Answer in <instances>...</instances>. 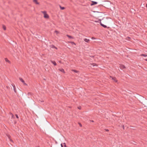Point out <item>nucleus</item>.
<instances>
[{
  "mask_svg": "<svg viewBox=\"0 0 147 147\" xmlns=\"http://www.w3.org/2000/svg\"><path fill=\"white\" fill-rule=\"evenodd\" d=\"M24 84L26 85H27V84L24 82V83H23Z\"/></svg>",
  "mask_w": 147,
  "mask_h": 147,
  "instance_id": "c85d7f7f",
  "label": "nucleus"
},
{
  "mask_svg": "<svg viewBox=\"0 0 147 147\" xmlns=\"http://www.w3.org/2000/svg\"><path fill=\"white\" fill-rule=\"evenodd\" d=\"M105 130L106 131H109L108 129H106Z\"/></svg>",
  "mask_w": 147,
  "mask_h": 147,
  "instance_id": "c756f323",
  "label": "nucleus"
},
{
  "mask_svg": "<svg viewBox=\"0 0 147 147\" xmlns=\"http://www.w3.org/2000/svg\"><path fill=\"white\" fill-rule=\"evenodd\" d=\"M100 24L101 26H102L104 28H107V26L106 25H105L103 24H102L101 23H101H100Z\"/></svg>",
  "mask_w": 147,
  "mask_h": 147,
  "instance_id": "0eeeda50",
  "label": "nucleus"
},
{
  "mask_svg": "<svg viewBox=\"0 0 147 147\" xmlns=\"http://www.w3.org/2000/svg\"><path fill=\"white\" fill-rule=\"evenodd\" d=\"M16 117L18 119V118H19L18 116V115H17V114H16Z\"/></svg>",
  "mask_w": 147,
  "mask_h": 147,
  "instance_id": "412c9836",
  "label": "nucleus"
},
{
  "mask_svg": "<svg viewBox=\"0 0 147 147\" xmlns=\"http://www.w3.org/2000/svg\"><path fill=\"white\" fill-rule=\"evenodd\" d=\"M73 71L77 73L78 72V71L76 70H74Z\"/></svg>",
  "mask_w": 147,
  "mask_h": 147,
  "instance_id": "4be33fe9",
  "label": "nucleus"
},
{
  "mask_svg": "<svg viewBox=\"0 0 147 147\" xmlns=\"http://www.w3.org/2000/svg\"><path fill=\"white\" fill-rule=\"evenodd\" d=\"M79 125H80V127H82V124L80 123H79Z\"/></svg>",
  "mask_w": 147,
  "mask_h": 147,
  "instance_id": "bb28decb",
  "label": "nucleus"
},
{
  "mask_svg": "<svg viewBox=\"0 0 147 147\" xmlns=\"http://www.w3.org/2000/svg\"><path fill=\"white\" fill-rule=\"evenodd\" d=\"M146 7L147 8V4H146Z\"/></svg>",
  "mask_w": 147,
  "mask_h": 147,
  "instance_id": "c9c22d12",
  "label": "nucleus"
},
{
  "mask_svg": "<svg viewBox=\"0 0 147 147\" xmlns=\"http://www.w3.org/2000/svg\"><path fill=\"white\" fill-rule=\"evenodd\" d=\"M67 36L69 38L71 39L73 38V37L71 36L67 35Z\"/></svg>",
  "mask_w": 147,
  "mask_h": 147,
  "instance_id": "dca6fc26",
  "label": "nucleus"
},
{
  "mask_svg": "<svg viewBox=\"0 0 147 147\" xmlns=\"http://www.w3.org/2000/svg\"><path fill=\"white\" fill-rule=\"evenodd\" d=\"M5 61L6 62H8V63H10V61L9 60L7 59V58H5Z\"/></svg>",
  "mask_w": 147,
  "mask_h": 147,
  "instance_id": "9d476101",
  "label": "nucleus"
},
{
  "mask_svg": "<svg viewBox=\"0 0 147 147\" xmlns=\"http://www.w3.org/2000/svg\"><path fill=\"white\" fill-rule=\"evenodd\" d=\"M59 70L62 72L65 73L64 70L63 69H59Z\"/></svg>",
  "mask_w": 147,
  "mask_h": 147,
  "instance_id": "ddd939ff",
  "label": "nucleus"
},
{
  "mask_svg": "<svg viewBox=\"0 0 147 147\" xmlns=\"http://www.w3.org/2000/svg\"><path fill=\"white\" fill-rule=\"evenodd\" d=\"M93 66H95V65H94V64L93 63Z\"/></svg>",
  "mask_w": 147,
  "mask_h": 147,
  "instance_id": "473e14b6",
  "label": "nucleus"
},
{
  "mask_svg": "<svg viewBox=\"0 0 147 147\" xmlns=\"http://www.w3.org/2000/svg\"><path fill=\"white\" fill-rule=\"evenodd\" d=\"M101 20H95V22H99V23H100L101 22Z\"/></svg>",
  "mask_w": 147,
  "mask_h": 147,
  "instance_id": "9b49d317",
  "label": "nucleus"
},
{
  "mask_svg": "<svg viewBox=\"0 0 147 147\" xmlns=\"http://www.w3.org/2000/svg\"><path fill=\"white\" fill-rule=\"evenodd\" d=\"M51 63L53 64L54 65H57V63L55 62L54 61H51Z\"/></svg>",
  "mask_w": 147,
  "mask_h": 147,
  "instance_id": "1a4fd4ad",
  "label": "nucleus"
},
{
  "mask_svg": "<svg viewBox=\"0 0 147 147\" xmlns=\"http://www.w3.org/2000/svg\"><path fill=\"white\" fill-rule=\"evenodd\" d=\"M59 6H60V8L61 9L63 10V9H65L64 7H62L60 5Z\"/></svg>",
  "mask_w": 147,
  "mask_h": 147,
  "instance_id": "6ab92c4d",
  "label": "nucleus"
},
{
  "mask_svg": "<svg viewBox=\"0 0 147 147\" xmlns=\"http://www.w3.org/2000/svg\"><path fill=\"white\" fill-rule=\"evenodd\" d=\"M11 114L12 115V117L13 118H14V115L11 113Z\"/></svg>",
  "mask_w": 147,
  "mask_h": 147,
  "instance_id": "b1692460",
  "label": "nucleus"
},
{
  "mask_svg": "<svg viewBox=\"0 0 147 147\" xmlns=\"http://www.w3.org/2000/svg\"><path fill=\"white\" fill-rule=\"evenodd\" d=\"M97 13H100V14H102V13H101V12H98V11H97Z\"/></svg>",
  "mask_w": 147,
  "mask_h": 147,
  "instance_id": "cd10ccee",
  "label": "nucleus"
},
{
  "mask_svg": "<svg viewBox=\"0 0 147 147\" xmlns=\"http://www.w3.org/2000/svg\"><path fill=\"white\" fill-rule=\"evenodd\" d=\"M71 43L72 44H74V45H75V43L74 42H71Z\"/></svg>",
  "mask_w": 147,
  "mask_h": 147,
  "instance_id": "393cba45",
  "label": "nucleus"
},
{
  "mask_svg": "<svg viewBox=\"0 0 147 147\" xmlns=\"http://www.w3.org/2000/svg\"><path fill=\"white\" fill-rule=\"evenodd\" d=\"M34 2L36 4H39V3L38 2L37 0H33Z\"/></svg>",
  "mask_w": 147,
  "mask_h": 147,
  "instance_id": "39448f33",
  "label": "nucleus"
},
{
  "mask_svg": "<svg viewBox=\"0 0 147 147\" xmlns=\"http://www.w3.org/2000/svg\"><path fill=\"white\" fill-rule=\"evenodd\" d=\"M84 41L86 42H88L90 41V40L87 38H85L84 39Z\"/></svg>",
  "mask_w": 147,
  "mask_h": 147,
  "instance_id": "20e7f679",
  "label": "nucleus"
},
{
  "mask_svg": "<svg viewBox=\"0 0 147 147\" xmlns=\"http://www.w3.org/2000/svg\"><path fill=\"white\" fill-rule=\"evenodd\" d=\"M145 60L146 61H147V59H146Z\"/></svg>",
  "mask_w": 147,
  "mask_h": 147,
  "instance_id": "f704fd0d",
  "label": "nucleus"
},
{
  "mask_svg": "<svg viewBox=\"0 0 147 147\" xmlns=\"http://www.w3.org/2000/svg\"><path fill=\"white\" fill-rule=\"evenodd\" d=\"M19 79L20 81H21L22 83H24V81L22 78H20Z\"/></svg>",
  "mask_w": 147,
  "mask_h": 147,
  "instance_id": "2eb2a0df",
  "label": "nucleus"
},
{
  "mask_svg": "<svg viewBox=\"0 0 147 147\" xmlns=\"http://www.w3.org/2000/svg\"><path fill=\"white\" fill-rule=\"evenodd\" d=\"M63 145H64V147H66V145L65 143H63V144H61V147H63Z\"/></svg>",
  "mask_w": 147,
  "mask_h": 147,
  "instance_id": "4468645a",
  "label": "nucleus"
},
{
  "mask_svg": "<svg viewBox=\"0 0 147 147\" xmlns=\"http://www.w3.org/2000/svg\"><path fill=\"white\" fill-rule=\"evenodd\" d=\"M10 140V141H11L12 142H13V141L11 140Z\"/></svg>",
  "mask_w": 147,
  "mask_h": 147,
  "instance_id": "2f4dec72",
  "label": "nucleus"
},
{
  "mask_svg": "<svg viewBox=\"0 0 147 147\" xmlns=\"http://www.w3.org/2000/svg\"><path fill=\"white\" fill-rule=\"evenodd\" d=\"M78 108L79 109H81L80 108V107H78Z\"/></svg>",
  "mask_w": 147,
  "mask_h": 147,
  "instance_id": "7c9ffc66",
  "label": "nucleus"
},
{
  "mask_svg": "<svg viewBox=\"0 0 147 147\" xmlns=\"http://www.w3.org/2000/svg\"><path fill=\"white\" fill-rule=\"evenodd\" d=\"M91 39H92V40H94V39H96V38L94 37H92V38H91Z\"/></svg>",
  "mask_w": 147,
  "mask_h": 147,
  "instance_id": "5701e85b",
  "label": "nucleus"
},
{
  "mask_svg": "<svg viewBox=\"0 0 147 147\" xmlns=\"http://www.w3.org/2000/svg\"><path fill=\"white\" fill-rule=\"evenodd\" d=\"M141 56H144V57H147V55H145V54H142L141 55Z\"/></svg>",
  "mask_w": 147,
  "mask_h": 147,
  "instance_id": "f3484780",
  "label": "nucleus"
},
{
  "mask_svg": "<svg viewBox=\"0 0 147 147\" xmlns=\"http://www.w3.org/2000/svg\"><path fill=\"white\" fill-rule=\"evenodd\" d=\"M120 67L121 69H124L125 68V66L123 65H120Z\"/></svg>",
  "mask_w": 147,
  "mask_h": 147,
  "instance_id": "7ed1b4c3",
  "label": "nucleus"
},
{
  "mask_svg": "<svg viewBox=\"0 0 147 147\" xmlns=\"http://www.w3.org/2000/svg\"><path fill=\"white\" fill-rule=\"evenodd\" d=\"M44 17L45 18H49V16L47 14L44 13Z\"/></svg>",
  "mask_w": 147,
  "mask_h": 147,
  "instance_id": "f03ea898",
  "label": "nucleus"
},
{
  "mask_svg": "<svg viewBox=\"0 0 147 147\" xmlns=\"http://www.w3.org/2000/svg\"><path fill=\"white\" fill-rule=\"evenodd\" d=\"M55 32L57 34L59 33V32L57 30H55Z\"/></svg>",
  "mask_w": 147,
  "mask_h": 147,
  "instance_id": "aec40b11",
  "label": "nucleus"
},
{
  "mask_svg": "<svg viewBox=\"0 0 147 147\" xmlns=\"http://www.w3.org/2000/svg\"><path fill=\"white\" fill-rule=\"evenodd\" d=\"M42 12L43 13L44 15V13H46V12L45 11H43Z\"/></svg>",
  "mask_w": 147,
  "mask_h": 147,
  "instance_id": "a878e982",
  "label": "nucleus"
},
{
  "mask_svg": "<svg viewBox=\"0 0 147 147\" xmlns=\"http://www.w3.org/2000/svg\"><path fill=\"white\" fill-rule=\"evenodd\" d=\"M110 77H111L112 79L115 82H117V80H116V78L111 76H110Z\"/></svg>",
  "mask_w": 147,
  "mask_h": 147,
  "instance_id": "f257e3e1",
  "label": "nucleus"
},
{
  "mask_svg": "<svg viewBox=\"0 0 147 147\" xmlns=\"http://www.w3.org/2000/svg\"><path fill=\"white\" fill-rule=\"evenodd\" d=\"M50 47H51L53 48H54V49H57V48L53 45H51Z\"/></svg>",
  "mask_w": 147,
  "mask_h": 147,
  "instance_id": "6e6552de",
  "label": "nucleus"
},
{
  "mask_svg": "<svg viewBox=\"0 0 147 147\" xmlns=\"http://www.w3.org/2000/svg\"><path fill=\"white\" fill-rule=\"evenodd\" d=\"M92 3L91 4V5H96L97 4V3L95 1H92Z\"/></svg>",
  "mask_w": 147,
  "mask_h": 147,
  "instance_id": "423d86ee",
  "label": "nucleus"
},
{
  "mask_svg": "<svg viewBox=\"0 0 147 147\" xmlns=\"http://www.w3.org/2000/svg\"><path fill=\"white\" fill-rule=\"evenodd\" d=\"M13 87V90H14V92H16V88H15V86L14 85H12Z\"/></svg>",
  "mask_w": 147,
  "mask_h": 147,
  "instance_id": "f8f14e48",
  "label": "nucleus"
},
{
  "mask_svg": "<svg viewBox=\"0 0 147 147\" xmlns=\"http://www.w3.org/2000/svg\"><path fill=\"white\" fill-rule=\"evenodd\" d=\"M92 122H94V121H93L92 120Z\"/></svg>",
  "mask_w": 147,
  "mask_h": 147,
  "instance_id": "72a5a7b5",
  "label": "nucleus"
},
{
  "mask_svg": "<svg viewBox=\"0 0 147 147\" xmlns=\"http://www.w3.org/2000/svg\"><path fill=\"white\" fill-rule=\"evenodd\" d=\"M3 29L4 30H6V27H5V26L4 25H3Z\"/></svg>",
  "mask_w": 147,
  "mask_h": 147,
  "instance_id": "a211bd4d",
  "label": "nucleus"
}]
</instances>
